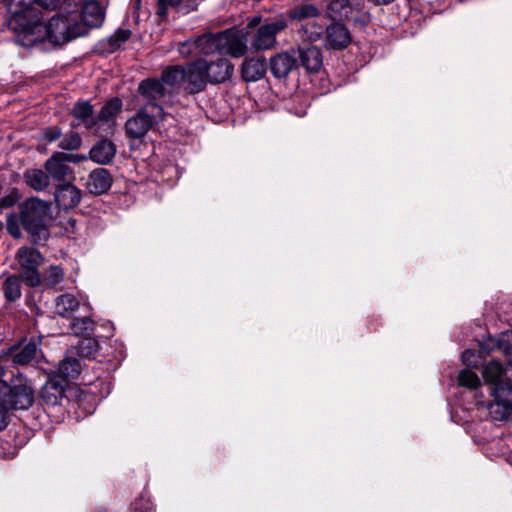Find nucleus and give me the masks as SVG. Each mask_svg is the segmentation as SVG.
I'll return each instance as SVG.
<instances>
[{
  "label": "nucleus",
  "mask_w": 512,
  "mask_h": 512,
  "mask_svg": "<svg viewBox=\"0 0 512 512\" xmlns=\"http://www.w3.org/2000/svg\"><path fill=\"white\" fill-rule=\"evenodd\" d=\"M315 20L316 19L303 23L298 29V33L304 40L316 42L320 40L325 33L323 25L317 23Z\"/></svg>",
  "instance_id": "obj_29"
},
{
  "label": "nucleus",
  "mask_w": 512,
  "mask_h": 512,
  "mask_svg": "<svg viewBox=\"0 0 512 512\" xmlns=\"http://www.w3.org/2000/svg\"><path fill=\"white\" fill-rule=\"evenodd\" d=\"M178 51L184 57H188V56H192V55H195V56L199 55V53H197L196 38L189 39V40H186V41L180 43L179 47H178Z\"/></svg>",
  "instance_id": "obj_39"
},
{
  "label": "nucleus",
  "mask_w": 512,
  "mask_h": 512,
  "mask_svg": "<svg viewBox=\"0 0 512 512\" xmlns=\"http://www.w3.org/2000/svg\"><path fill=\"white\" fill-rule=\"evenodd\" d=\"M61 136H62V130L58 126L46 127L42 131V139L49 143L59 140L61 138Z\"/></svg>",
  "instance_id": "obj_40"
},
{
  "label": "nucleus",
  "mask_w": 512,
  "mask_h": 512,
  "mask_svg": "<svg viewBox=\"0 0 512 512\" xmlns=\"http://www.w3.org/2000/svg\"><path fill=\"white\" fill-rule=\"evenodd\" d=\"M9 357L15 365H33L42 357L38 345L34 341H21L9 350Z\"/></svg>",
  "instance_id": "obj_12"
},
{
  "label": "nucleus",
  "mask_w": 512,
  "mask_h": 512,
  "mask_svg": "<svg viewBox=\"0 0 512 512\" xmlns=\"http://www.w3.org/2000/svg\"><path fill=\"white\" fill-rule=\"evenodd\" d=\"M98 348L97 341L92 337H84L79 340L77 346L75 347L77 353L86 358L92 357Z\"/></svg>",
  "instance_id": "obj_32"
},
{
  "label": "nucleus",
  "mask_w": 512,
  "mask_h": 512,
  "mask_svg": "<svg viewBox=\"0 0 512 512\" xmlns=\"http://www.w3.org/2000/svg\"><path fill=\"white\" fill-rule=\"evenodd\" d=\"M80 305L79 300L72 294L60 295L55 301V311L58 315L70 318Z\"/></svg>",
  "instance_id": "obj_28"
},
{
  "label": "nucleus",
  "mask_w": 512,
  "mask_h": 512,
  "mask_svg": "<svg viewBox=\"0 0 512 512\" xmlns=\"http://www.w3.org/2000/svg\"><path fill=\"white\" fill-rule=\"evenodd\" d=\"M287 27L285 19H277L260 26L252 41V47L256 50L271 49L276 43V36Z\"/></svg>",
  "instance_id": "obj_10"
},
{
  "label": "nucleus",
  "mask_w": 512,
  "mask_h": 512,
  "mask_svg": "<svg viewBox=\"0 0 512 512\" xmlns=\"http://www.w3.org/2000/svg\"><path fill=\"white\" fill-rule=\"evenodd\" d=\"M17 200H18L17 194H7L5 197H3L0 200V206H1V208L10 207V206L14 205Z\"/></svg>",
  "instance_id": "obj_44"
},
{
  "label": "nucleus",
  "mask_w": 512,
  "mask_h": 512,
  "mask_svg": "<svg viewBox=\"0 0 512 512\" xmlns=\"http://www.w3.org/2000/svg\"><path fill=\"white\" fill-rule=\"evenodd\" d=\"M34 2L47 10H53L57 7L59 0H34Z\"/></svg>",
  "instance_id": "obj_45"
},
{
  "label": "nucleus",
  "mask_w": 512,
  "mask_h": 512,
  "mask_svg": "<svg viewBox=\"0 0 512 512\" xmlns=\"http://www.w3.org/2000/svg\"><path fill=\"white\" fill-rule=\"evenodd\" d=\"M73 13L78 14V24L85 25L86 34L91 28L99 27L104 20V12L99 3L88 1L84 5L75 4Z\"/></svg>",
  "instance_id": "obj_11"
},
{
  "label": "nucleus",
  "mask_w": 512,
  "mask_h": 512,
  "mask_svg": "<svg viewBox=\"0 0 512 512\" xmlns=\"http://www.w3.org/2000/svg\"><path fill=\"white\" fill-rule=\"evenodd\" d=\"M3 293L8 301H16L21 297V280L18 276L11 275L5 279L2 285Z\"/></svg>",
  "instance_id": "obj_31"
},
{
  "label": "nucleus",
  "mask_w": 512,
  "mask_h": 512,
  "mask_svg": "<svg viewBox=\"0 0 512 512\" xmlns=\"http://www.w3.org/2000/svg\"><path fill=\"white\" fill-rule=\"evenodd\" d=\"M64 278L63 269L58 265L49 266L43 276V282L46 286L53 287L59 284Z\"/></svg>",
  "instance_id": "obj_33"
},
{
  "label": "nucleus",
  "mask_w": 512,
  "mask_h": 512,
  "mask_svg": "<svg viewBox=\"0 0 512 512\" xmlns=\"http://www.w3.org/2000/svg\"><path fill=\"white\" fill-rule=\"evenodd\" d=\"M92 327L93 322L89 317L77 318L72 322V329L77 335L86 337V335H89L92 331Z\"/></svg>",
  "instance_id": "obj_38"
},
{
  "label": "nucleus",
  "mask_w": 512,
  "mask_h": 512,
  "mask_svg": "<svg viewBox=\"0 0 512 512\" xmlns=\"http://www.w3.org/2000/svg\"><path fill=\"white\" fill-rule=\"evenodd\" d=\"M197 53L199 55L208 56L218 52L221 54L220 32L219 33H205L196 38Z\"/></svg>",
  "instance_id": "obj_25"
},
{
  "label": "nucleus",
  "mask_w": 512,
  "mask_h": 512,
  "mask_svg": "<svg viewBox=\"0 0 512 512\" xmlns=\"http://www.w3.org/2000/svg\"><path fill=\"white\" fill-rule=\"evenodd\" d=\"M5 376V369L2 365H0V384H5L6 381L3 380Z\"/></svg>",
  "instance_id": "obj_49"
},
{
  "label": "nucleus",
  "mask_w": 512,
  "mask_h": 512,
  "mask_svg": "<svg viewBox=\"0 0 512 512\" xmlns=\"http://www.w3.org/2000/svg\"><path fill=\"white\" fill-rule=\"evenodd\" d=\"M71 115L78 120L77 125H83L86 129H93L97 125L94 116V107L89 101H78L71 110Z\"/></svg>",
  "instance_id": "obj_20"
},
{
  "label": "nucleus",
  "mask_w": 512,
  "mask_h": 512,
  "mask_svg": "<svg viewBox=\"0 0 512 512\" xmlns=\"http://www.w3.org/2000/svg\"><path fill=\"white\" fill-rule=\"evenodd\" d=\"M267 71V64L264 58L246 59L241 68L242 78L246 82H255L262 79Z\"/></svg>",
  "instance_id": "obj_19"
},
{
  "label": "nucleus",
  "mask_w": 512,
  "mask_h": 512,
  "mask_svg": "<svg viewBox=\"0 0 512 512\" xmlns=\"http://www.w3.org/2000/svg\"><path fill=\"white\" fill-rule=\"evenodd\" d=\"M205 71V59L199 58L185 66H170L162 71V79L167 86L181 85L188 94H197L205 90L208 82Z\"/></svg>",
  "instance_id": "obj_4"
},
{
  "label": "nucleus",
  "mask_w": 512,
  "mask_h": 512,
  "mask_svg": "<svg viewBox=\"0 0 512 512\" xmlns=\"http://www.w3.org/2000/svg\"><path fill=\"white\" fill-rule=\"evenodd\" d=\"M82 145V138L79 133L70 131L59 142L58 147L65 151L78 150Z\"/></svg>",
  "instance_id": "obj_34"
},
{
  "label": "nucleus",
  "mask_w": 512,
  "mask_h": 512,
  "mask_svg": "<svg viewBox=\"0 0 512 512\" xmlns=\"http://www.w3.org/2000/svg\"><path fill=\"white\" fill-rule=\"evenodd\" d=\"M16 260L26 283L31 287L40 285L42 280L38 268L43 262L41 253L32 247H21L16 253Z\"/></svg>",
  "instance_id": "obj_7"
},
{
  "label": "nucleus",
  "mask_w": 512,
  "mask_h": 512,
  "mask_svg": "<svg viewBox=\"0 0 512 512\" xmlns=\"http://www.w3.org/2000/svg\"><path fill=\"white\" fill-rule=\"evenodd\" d=\"M122 106H123L122 101L118 97H114V98L110 99L100 109V111L96 117L97 122L98 121H102V122L110 121L111 119H113L114 117L117 116V114L121 111Z\"/></svg>",
  "instance_id": "obj_30"
},
{
  "label": "nucleus",
  "mask_w": 512,
  "mask_h": 512,
  "mask_svg": "<svg viewBox=\"0 0 512 512\" xmlns=\"http://www.w3.org/2000/svg\"><path fill=\"white\" fill-rule=\"evenodd\" d=\"M495 349H500L507 353V349L502 347L501 341L495 338H489L488 341L483 343L480 346V353L488 354L490 351H493Z\"/></svg>",
  "instance_id": "obj_41"
},
{
  "label": "nucleus",
  "mask_w": 512,
  "mask_h": 512,
  "mask_svg": "<svg viewBox=\"0 0 512 512\" xmlns=\"http://www.w3.org/2000/svg\"><path fill=\"white\" fill-rule=\"evenodd\" d=\"M96 512H106L105 510H97Z\"/></svg>",
  "instance_id": "obj_50"
},
{
  "label": "nucleus",
  "mask_w": 512,
  "mask_h": 512,
  "mask_svg": "<svg viewBox=\"0 0 512 512\" xmlns=\"http://www.w3.org/2000/svg\"><path fill=\"white\" fill-rule=\"evenodd\" d=\"M133 509L136 512H152L154 510V506L148 498L141 496L134 501Z\"/></svg>",
  "instance_id": "obj_42"
},
{
  "label": "nucleus",
  "mask_w": 512,
  "mask_h": 512,
  "mask_svg": "<svg viewBox=\"0 0 512 512\" xmlns=\"http://www.w3.org/2000/svg\"><path fill=\"white\" fill-rule=\"evenodd\" d=\"M290 21L305 23L321 16V10L313 3H299L291 7L287 13Z\"/></svg>",
  "instance_id": "obj_18"
},
{
  "label": "nucleus",
  "mask_w": 512,
  "mask_h": 512,
  "mask_svg": "<svg viewBox=\"0 0 512 512\" xmlns=\"http://www.w3.org/2000/svg\"><path fill=\"white\" fill-rule=\"evenodd\" d=\"M458 381L461 386L475 389L481 385V380L478 375L471 371L464 369L459 373Z\"/></svg>",
  "instance_id": "obj_36"
},
{
  "label": "nucleus",
  "mask_w": 512,
  "mask_h": 512,
  "mask_svg": "<svg viewBox=\"0 0 512 512\" xmlns=\"http://www.w3.org/2000/svg\"><path fill=\"white\" fill-rule=\"evenodd\" d=\"M362 8V0H355L354 2L349 0H332L328 5V12L331 18H347L353 9L361 10Z\"/></svg>",
  "instance_id": "obj_24"
},
{
  "label": "nucleus",
  "mask_w": 512,
  "mask_h": 512,
  "mask_svg": "<svg viewBox=\"0 0 512 512\" xmlns=\"http://www.w3.org/2000/svg\"><path fill=\"white\" fill-rule=\"evenodd\" d=\"M325 46L333 50H342L352 41L347 27L341 22H333L325 29Z\"/></svg>",
  "instance_id": "obj_14"
},
{
  "label": "nucleus",
  "mask_w": 512,
  "mask_h": 512,
  "mask_svg": "<svg viewBox=\"0 0 512 512\" xmlns=\"http://www.w3.org/2000/svg\"><path fill=\"white\" fill-rule=\"evenodd\" d=\"M462 363L466 366L477 367L479 364L478 356L473 350H465L461 356Z\"/></svg>",
  "instance_id": "obj_43"
},
{
  "label": "nucleus",
  "mask_w": 512,
  "mask_h": 512,
  "mask_svg": "<svg viewBox=\"0 0 512 512\" xmlns=\"http://www.w3.org/2000/svg\"><path fill=\"white\" fill-rule=\"evenodd\" d=\"M158 119L163 120V114H157L148 107H141L137 113L125 123V132L128 138L142 139L149 130L157 123Z\"/></svg>",
  "instance_id": "obj_8"
},
{
  "label": "nucleus",
  "mask_w": 512,
  "mask_h": 512,
  "mask_svg": "<svg viewBox=\"0 0 512 512\" xmlns=\"http://www.w3.org/2000/svg\"><path fill=\"white\" fill-rule=\"evenodd\" d=\"M221 54L241 57L247 51L245 35L240 31L225 30L220 32Z\"/></svg>",
  "instance_id": "obj_13"
},
{
  "label": "nucleus",
  "mask_w": 512,
  "mask_h": 512,
  "mask_svg": "<svg viewBox=\"0 0 512 512\" xmlns=\"http://www.w3.org/2000/svg\"><path fill=\"white\" fill-rule=\"evenodd\" d=\"M65 157H67V158H65L67 163H78V162L86 159V156H84V155L68 154V153H65Z\"/></svg>",
  "instance_id": "obj_47"
},
{
  "label": "nucleus",
  "mask_w": 512,
  "mask_h": 512,
  "mask_svg": "<svg viewBox=\"0 0 512 512\" xmlns=\"http://www.w3.org/2000/svg\"><path fill=\"white\" fill-rule=\"evenodd\" d=\"M23 179L28 187L35 191H43L48 187L50 182V178L46 170L38 168L26 170L23 174Z\"/></svg>",
  "instance_id": "obj_26"
},
{
  "label": "nucleus",
  "mask_w": 512,
  "mask_h": 512,
  "mask_svg": "<svg viewBox=\"0 0 512 512\" xmlns=\"http://www.w3.org/2000/svg\"><path fill=\"white\" fill-rule=\"evenodd\" d=\"M269 67L274 77L286 78L297 67V60L287 52L278 53L271 57Z\"/></svg>",
  "instance_id": "obj_17"
},
{
  "label": "nucleus",
  "mask_w": 512,
  "mask_h": 512,
  "mask_svg": "<svg viewBox=\"0 0 512 512\" xmlns=\"http://www.w3.org/2000/svg\"><path fill=\"white\" fill-rule=\"evenodd\" d=\"M79 15L72 10L54 15L47 25L40 21L38 13L29 3L12 12L8 26L16 33L15 42L23 47H33L48 39L56 45L86 35V28L78 24Z\"/></svg>",
  "instance_id": "obj_1"
},
{
  "label": "nucleus",
  "mask_w": 512,
  "mask_h": 512,
  "mask_svg": "<svg viewBox=\"0 0 512 512\" xmlns=\"http://www.w3.org/2000/svg\"><path fill=\"white\" fill-rule=\"evenodd\" d=\"M165 84V81L162 79V74L160 78H146L139 83L137 92L146 102L143 107H148V109L155 111L157 114L165 115L163 103L166 98H170L172 94L171 91L165 87Z\"/></svg>",
  "instance_id": "obj_6"
},
{
  "label": "nucleus",
  "mask_w": 512,
  "mask_h": 512,
  "mask_svg": "<svg viewBox=\"0 0 512 512\" xmlns=\"http://www.w3.org/2000/svg\"><path fill=\"white\" fill-rule=\"evenodd\" d=\"M20 218L32 242L40 243L49 237V228L55 219L51 204L38 197H31L20 206Z\"/></svg>",
  "instance_id": "obj_3"
},
{
  "label": "nucleus",
  "mask_w": 512,
  "mask_h": 512,
  "mask_svg": "<svg viewBox=\"0 0 512 512\" xmlns=\"http://www.w3.org/2000/svg\"><path fill=\"white\" fill-rule=\"evenodd\" d=\"M7 410H9V409L4 408L0 404V431L3 430L7 426V415H6Z\"/></svg>",
  "instance_id": "obj_48"
},
{
  "label": "nucleus",
  "mask_w": 512,
  "mask_h": 512,
  "mask_svg": "<svg viewBox=\"0 0 512 512\" xmlns=\"http://www.w3.org/2000/svg\"><path fill=\"white\" fill-rule=\"evenodd\" d=\"M80 371V361L75 357L67 356L59 363L56 374L63 380L69 381L76 379Z\"/></svg>",
  "instance_id": "obj_27"
},
{
  "label": "nucleus",
  "mask_w": 512,
  "mask_h": 512,
  "mask_svg": "<svg viewBox=\"0 0 512 512\" xmlns=\"http://www.w3.org/2000/svg\"><path fill=\"white\" fill-rule=\"evenodd\" d=\"M206 77L210 84H219L229 80L234 72L233 64L225 58L215 61L205 60Z\"/></svg>",
  "instance_id": "obj_15"
},
{
  "label": "nucleus",
  "mask_w": 512,
  "mask_h": 512,
  "mask_svg": "<svg viewBox=\"0 0 512 512\" xmlns=\"http://www.w3.org/2000/svg\"><path fill=\"white\" fill-rule=\"evenodd\" d=\"M301 66L309 73H317L322 68V53L316 46H304L298 49Z\"/></svg>",
  "instance_id": "obj_16"
},
{
  "label": "nucleus",
  "mask_w": 512,
  "mask_h": 512,
  "mask_svg": "<svg viewBox=\"0 0 512 512\" xmlns=\"http://www.w3.org/2000/svg\"><path fill=\"white\" fill-rule=\"evenodd\" d=\"M64 158H66L64 152H54L51 157L45 161L44 169L49 175V178L51 177L59 182H65L59 185L61 190L71 189L72 192H81L69 182L70 179L73 178V170Z\"/></svg>",
  "instance_id": "obj_9"
},
{
  "label": "nucleus",
  "mask_w": 512,
  "mask_h": 512,
  "mask_svg": "<svg viewBox=\"0 0 512 512\" xmlns=\"http://www.w3.org/2000/svg\"><path fill=\"white\" fill-rule=\"evenodd\" d=\"M112 176L104 168L94 169L89 175V192H107L112 185Z\"/></svg>",
  "instance_id": "obj_23"
},
{
  "label": "nucleus",
  "mask_w": 512,
  "mask_h": 512,
  "mask_svg": "<svg viewBox=\"0 0 512 512\" xmlns=\"http://www.w3.org/2000/svg\"><path fill=\"white\" fill-rule=\"evenodd\" d=\"M7 230L15 238H18L21 236L19 227L15 223H13V221L11 219H8V221H7Z\"/></svg>",
  "instance_id": "obj_46"
},
{
  "label": "nucleus",
  "mask_w": 512,
  "mask_h": 512,
  "mask_svg": "<svg viewBox=\"0 0 512 512\" xmlns=\"http://www.w3.org/2000/svg\"><path fill=\"white\" fill-rule=\"evenodd\" d=\"M33 400V388L22 376L15 377L10 384H0V404L4 408L26 410L32 406Z\"/></svg>",
  "instance_id": "obj_5"
},
{
  "label": "nucleus",
  "mask_w": 512,
  "mask_h": 512,
  "mask_svg": "<svg viewBox=\"0 0 512 512\" xmlns=\"http://www.w3.org/2000/svg\"><path fill=\"white\" fill-rule=\"evenodd\" d=\"M115 154V144L108 139H102L91 148L89 157L92 161L104 165L110 163Z\"/></svg>",
  "instance_id": "obj_21"
},
{
  "label": "nucleus",
  "mask_w": 512,
  "mask_h": 512,
  "mask_svg": "<svg viewBox=\"0 0 512 512\" xmlns=\"http://www.w3.org/2000/svg\"><path fill=\"white\" fill-rule=\"evenodd\" d=\"M131 36L130 30L127 29H118L113 35H111L108 39V51L113 52L120 48V46L125 43Z\"/></svg>",
  "instance_id": "obj_35"
},
{
  "label": "nucleus",
  "mask_w": 512,
  "mask_h": 512,
  "mask_svg": "<svg viewBox=\"0 0 512 512\" xmlns=\"http://www.w3.org/2000/svg\"><path fill=\"white\" fill-rule=\"evenodd\" d=\"M482 376L490 386L492 400L486 404L491 419L503 421L512 417V384L501 362L492 359L483 365Z\"/></svg>",
  "instance_id": "obj_2"
},
{
  "label": "nucleus",
  "mask_w": 512,
  "mask_h": 512,
  "mask_svg": "<svg viewBox=\"0 0 512 512\" xmlns=\"http://www.w3.org/2000/svg\"><path fill=\"white\" fill-rule=\"evenodd\" d=\"M55 202L59 209H70L80 202L81 194H54Z\"/></svg>",
  "instance_id": "obj_37"
},
{
  "label": "nucleus",
  "mask_w": 512,
  "mask_h": 512,
  "mask_svg": "<svg viewBox=\"0 0 512 512\" xmlns=\"http://www.w3.org/2000/svg\"><path fill=\"white\" fill-rule=\"evenodd\" d=\"M200 0H157V15L164 19L167 16L168 8H176L178 12L187 14L196 10Z\"/></svg>",
  "instance_id": "obj_22"
}]
</instances>
